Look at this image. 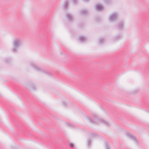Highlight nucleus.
<instances>
[{"label": "nucleus", "mask_w": 149, "mask_h": 149, "mask_svg": "<svg viewBox=\"0 0 149 149\" xmlns=\"http://www.w3.org/2000/svg\"><path fill=\"white\" fill-rule=\"evenodd\" d=\"M72 1L74 3H76L77 2V0H72Z\"/></svg>", "instance_id": "nucleus-19"}, {"label": "nucleus", "mask_w": 149, "mask_h": 149, "mask_svg": "<svg viewBox=\"0 0 149 149\" xmlns=\"http://www.w3.org/2000/svg\"><path fill=\"white\" fill-rule=\"evenodd\" d=\"M69 146H70V147L71 148H73L74 147V144L71 143H70L69 144Z\"/></svg>", "instance_id": "nucleus-13"}, {"label": "nucleus", "mask_w": 149, "mask_h": 149, "mask_svg": "<svg viewBox=\"0 0 149 149\" xmlns=\"http://www.w3.org/2000/svg\"><path fill=\"white\" fill-rule=\"evenodd\" d=\"M31 66L34 68L37 71H41L40 68L38 67L37 65L34 63H31Z\"/></svg>", "instance_id": "nucleus-5"}, {"label": "nucleus", "mask_w": 149, "mask_h": 149, "mask_svg": "<svg viewBox=\"0 0 149 149\" xmlns=\"http://www.w3.org/2000/svg\"><path fill=\"white\" fill-rule=\"evenodd\" d=\"M66 18L70 21H72L73 19V16L70 13H68L66 14Z\"/></svg>", "instance_id": "nucleus-6"}, {"label": "nucleus", "mask_w": 149, "mask_h": 149, "mask_svg": "<svg viewBox=\"0 0 149 149\" xmlns=\"http://www.w3.org/2000/svg\"><path fill=\"white\" fill-rule=\"evenodd\" d=\"M104 41V40L103 39H100V40L99 42L101 44Z\"/></svg>", "instance_id": "nucleus-12"}, {"label": "nucleus", "mask_w": 149, "mask_h": 149, "mask_svg": "<svg viewBox=\"0 0 149 149\" xmlns=\"http://www.w3.org/2000/svg\"><path fill=\"white\" fill-rule=\"evenodd\" d=\"M84 1H89V0H83Z\"/></svg>", "instance_id": "nucleus-23"}, {"label": "nucleus", "mask_w": 149, "mask_h": 149, "mask_svg": "<svg viewBox=\"0 0 149 149\" xmlns=\"http://www.w3.org/2000/svg\"><path fill=\"white\" fill-rule=\"evenodd\" d=\"M118 17V15L114 13L111 15L109 17V20L111 21H113L116 20Z\"/></svg>", "instance_id": "nucleus-4"}, {"label": "nucleus", "mask_w": 149, "mask_h": 149, "mask_svg": "<svg viewBox=\"0 0 149 149\" xmlns=\"http://www.w3.org/2000/svg\"><path fill=\"white\" fill-rule=\"evenodd\" d=\"M68 5V1L65 2L64 4V8L66 9L67 8Z\"/></svg>", "instance_id": "nucleus-11"}, {"label": "nucleus", "mask_w": 149, "mask_h": 149, "mask_svg": "<svg viewBox=\"0 0 149 149\" xmlns=\"http://www.w3.org/2000/svg\"><path fill=\"white\" fill-rule=\"evenodd\" d=\"M103 6L100 4H98L96 6V9L97 10L100 11L103 9Z\"/></svg>", "instance_id": "nucleus-7"}, {"label": "nucleus", "mask_w": 149, "mask_h": 149, "mask_svg": "<svg viewBox=\"0 0 149 149\" xmlns=\"http://www.w3.org/2000/svg\"><path fill=\"white\" fill-rule=\"evenodd\" d=\"M123 22L119 23L118 26V28L119 29H121L123 28Z\"/></svg>", "instance_id": "nucleus-8"}, {"label": "nucleus", "mask_w": 149, "mask_h": 149, "mask_svg": "<svg viewBox=\"0 0 149 149\" xmlns=\"http://www.w3.org/2000/svg\"><path fill=\"white\" fill-rule=\"evenodd\" d=\"M106 148L107 149H110L109 145L108 144H106Z\"/></svg>", "instance_id": "nucleus-18"}, {"label": "nucleus", "mask_w": 149, "mask_h": 149, "mask_svg": "<svg viewBox=\"0 0 149 149\" xmlns=\"http://www.w3.org/2000/svg\"><path fill=\"white\" fill-rule=\"evenodd\" d=\"M88 12L86 10H83L80 12V13L81 15H85L87 14Z\"/></svg>", "instance_id": "nucleus-10"}, {"label": "nucleus", "mask_w": 149, "mask_h": 149, "mask_svg": "<svg viewBox=\"0 0 149 149\" xmlns=\"http://www.w3.org/2000/svg\"><path fill=\"white\" fill-rule=\"evenodd\" d=\"M79 40L81 42H83L86 40V38L85 37L81 36L79 37Z\"/></svg>", "instance_id": "nucleus-9"}, {"label": "nucleus", "mask_w": 149, "mask_h": 149, "mask_svg": "<svg viewBox=\"0 0 149 149\" xmlns=\"http://www.w3.org/2000/svg\"><path fill=\"white\" fill-rule=\"evenodd\" d=\"M8 60H9V59H7L6 60V62L7 63L8 62Z\"/></svg>", "instance_id": "nucleus-22"}, {"label": "nucleus", "mask_w": 149, "mask_h": 149, "mask_svg": "<svg viewBox=\"0 0 149 149\" xmlns=\"http://www.w3.org/2000/svg\"><path fill=\"white\" fill-rule=\"evenodd\" d=\"M126 135L127 137L134 141L136 144L138 145V141L137 140L136 137L132 134L129 132H127L126 133Z\"/></svg>", "instance_id": "nucleus-3"}, {"label": "nucleus", "mask_w": 149, "mask_h": 149, "mask_svg": "<svg viewBox=\"0 0 149 149\" xmlns=\"http://www.w3.org/2000/svg\"><path fill=\"white\" fill-rule=\"evenodd\" d=\"M91 143V141L90 140H89L88 141V146H90V143Z\"/></svg>", "instance_id": "nucleus-15"}, {"label": "nucleus", "mask_w": 149, "mask_h": 149, "mask_svg": "<svg viewBox=\"0 0 149 149\" xmlns=\"http://www.w3.org/2000/svg\"><path fill=\"white\" fill-rule=\"evenodd\" d=\"M95 134L93 133H91V134L90 136L91 137H94L95 136Z\"/></svg>", "instance_id": "nucleus-16"}, {"label": "nucleus", "mask_w": 149, "mask_h": 149, "mask_svg": "<svg viewBox=\"0 0 149 149\" xmlns=\"http://www.w3.org/2000/svg\"><path fill=\"white\" fill-rule=\"evenodd\" d=\"M22 43L21 40L19 38H16L15 39L13 42V47L12 50L13 52H16L18 47L22 44Z\"/></svg>", "instance_id": "nucleus-2"}, {"label": "nucleus", "mask_w": 149, "mask_h": 149, "mask_svg": "<svg viewBox=\"0 0 149 149\" xmlns=\"http://www.w3.org/2000/svg\"><path fill=\"white\" fill-rule=\"evenodd\" d=\"M31 88L33 90H35L36 89V87L35 86H33L31 87Z\"/></svg>", "instance_id": "nucleus-20"}, {"label": "nucleus", "mask_w": 149, "mask_h": 149, "mask_svg": "<svg viewBox=\"0 0 149 149\" xmlns=\"http://www.w3.org/2000/svg\"><path fill=\"white\" fill-rule=\"evenodd\" d=\"M66 124L68 126L71 127H73V126L72 125H71L70 123H67Z\"/></svg>", "instance_id": "nucleus-14"}, {"label": "nucleus", "mask_w": 149, "mask_h": 149, "mask_svg": "<svg viewBox=\"0 0 149 149\" xmlns=\"http://www.w3.org/2000/svg\"><path fill=\"white\" fill-rule=\"evenodd\" d=\"M63 106H66L67 105V104L65 102H63Z\"/></svg>", "instance_id": "nucleus-17"}, {"label": "nucleus", "mask_w": 149, "mask_h": 149, "mask_svg": "<svg viewBox=\"0 0 149 149\" xmlns=\"http://www.w3.org/2000/svg\"><path fill=\"white\" fill-rule=\"evenodd\" d=\"M120 37V36H119V37H115V38H114V39H115V40H117V39H118V38H119V37Z\"/></svg>", "instance_id": "nucleus-21"}, {"label": "nucleus", "mask_w": 149, "mask_h": 149, "mask_svg": "<svg viewBox=\"0 0 149 149\" xmlns=\"http://www.w3.org/2000/svg\"><path fill=\"white\" fill-rule=\"evenodd\" d=\"M86 119L89 122L93 124H99L101 123L106 126H109L111 124L108 121L99 118L96 115H93L92 119H91L88 117H86Z\"/></svg>", "instance_id": "nucleus-1"}]
</instances>
